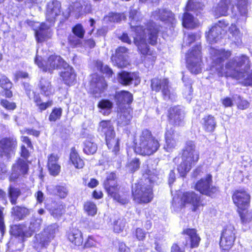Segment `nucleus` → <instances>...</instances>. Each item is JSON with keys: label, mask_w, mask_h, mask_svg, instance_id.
<instances>
[{"label": "nucleus", "mask_w": 252, "mask_h": 252, "mask_svg": "<svg viewBox=\"0 0 252 252\" xmlns=\"http://www.w3.org/2000/svg\"><path fill=\"white\" fill-rule=\"evenodd\" d=\"M39 87L41 93L46 96H49L54 93V90L50 82L46 79H42L40 81Z\"/></svg>", "instance_id": "36"}, {"label": "nucleus", "mask_w": 252, "mask_h": 252, "mask_svg": "<svg viewBox=\"0 0 252 252\" xmlns=\"http://www.w3.org/2000/svg\"><path fill=\"white\" fill-rule=\"evenodd\" d=\"M0 104L4 108L8 110H13L16 108V104L13 102H10L6 100H2Z\"/></svg>", "instance_id": "63"}, {"label": "nucleus", "mask_w": 252, "mask_h": 252, "mask_svg": "<svg viewBox=\"0 0 252 252\" xmlns=\"http://www.w3.org/2000/svg\"><path fill=\"white\" fill-rule=\"evenodd\" d=\"M228 23L224 20L219 21L206 33L207 40L210 42H216L221 37L222 32L226 28Z\"/></svg>", "instance_id": "14"}, {"label": "nucleus", "mask_w": 252, "mask_h": 252, "mask_svg": "<svg viewBox=\"0 0 252 252\" xmlns=\"http://www.w3.org/2000/svg\"><path fill=\"white\" fill-rule=\"evenodd\" d=\"M165 144L164 149L168 152H172L177 146L178 140L172 128L166 129L165 133Z\"/></svg>", "instance_id": "21"}, {"label": "nucleus", "mask_w": 252, "mask_h": 252, "mask_svg": "<svg viewBox=\"0 0 252 252\" xmlns=\"http://www.w3.org/2000/svg\"><path fill=\"white\" fill-rule=\"evenodd\" d=\"M200 36L199 34L195 33H190L188 34H185L184 37V46L190 45L191 43L197 40L200 38Z\"/></svg>", "instance_id": "49"}, {"label": "nucleus", "mask_w": 252, "mask_h": 252, "mask_svg": "<svg viewBox=\"0 0 252 252\" xmlns=\"http://www.w3.org/2000/svg\"><path fill=\"white\" fill-rule=\"evenodd\" d=\"M27 227L24 225H14L11 227L10 233L15 237L24 238L31 235V233L27 232Z\"/></svg>", "instance_id": "33"}, {"label": "nucleus", "mask_w": 252, "mask_h": 252, "mask_svg": "<svg viewBox=\"0 0 252 252\" xmlns=\"http://www.w3.org/2000/svg\"><path fill=\"white\" fill-rule=\"evenodd\" d=\"M235 229L233 226L228 225L222 232L220 246L223 250H228L233 246L235 239Z\"/></svg>", "instance_id": "16"}, {"label": "nucleus", "mask_w": 252, "mask_h": 252, "mask_svg": "<svg viewBox=\"0 0 252 252\" xmlns=\"http://www.w3.org/2000/svg\"><path fill=\"white\" fill-rule=\"evenodd\" d=\"M21 192L19 189L10 187L8 189V195L10 199V202L12 204L16 203V200L20 195Z\"/></svg>", "instance_id": "46"}, {"label": "nucleus", "mask_w": 252, "mask_h": 252, "mask_svg": "<svg viewBox=\"0 0 252 252\" xmlns=\"http://www.w3.org/2000/svg\"><path fill=\"white\" fill-rule=\"evenodd\" d=\"M98 131L105 135V138L114 136L115 132L114 127L109 121H102L99 123Z\"/></svg>", "instance_id": "27"}, {"label": "nucleus", "mask_w": 252, "mask_h": 252, "mask_svg": "<svg viewBox=\"0 0 252 252\" xmlns=\"http://www.w3.org/2000/svg\"><path fill=\"white\" fill-rule=\"evenodd\" d=\"M185 113L180 106L171 108L168 111V120L170 124L174 126H183L185 125Z\"/></svg>", "instance_id": "13"}, {"label": "nucleus", "mask_w": 252, "mask_h": 252, "mask_svg": "<svg viewBox=\"0 0 252 252\" xmlns=\"http://www.w3.org/2000/svg\"><path fill=\"white\" fill-rule=\"evenodd\" d=\"M148 174L149 177L143 185L135 184L132 189L133 199L137 203H148L152 200L153 194L151 184L161 176L159 171L157 169L149 170Z\"/></svg>", "instance_id": "3"}, {"label": "nucleus", "mask_w": 252, "mask_h": 252, "mask_svg": "<svg viewBox=\"0 0 252 252\" xmlns=\"http://www.w3.org/2000/svg\"><path fill=\"white\" fill-rule=\"evenodd\" d=\"M182 24L186 28H193L197 25L198 21L191 15L186 12L184 15Z\"/></svg>", "instance_id": "38"}, {"label": "nucleus", "mask_w": 252, "mask_h": 252, "mask_svg": "<svg viewBox=\"0 0 252 252\" xmlns=\"http://www.w3.org/2000/svg\"><path fill=\"white\" fill-rule=\"evenodd\" d=\"M192 166L191 164H188L187 161L182 160V162L178 166L177 169L179 173L181 176H185L187 173L190 170Z\"/></svg>", "instance_id": "47"}, {"label": "nucleus", "mask_w": 252, "mask_h": 252, "mask_svg": "<svg viewBox=\"0 0 252 252\" xmlns=\"http://www.w3.org/2000/svg\"><path fill=\"white\" fill-rule=\"evenodd\" d=\"M229 32L237 40H238L241 36L239 30L234 24H232L229 28Z\"/></svg>", "instance_id": "59"}, {"label": "nucleus", "mask_w": 252, "mask_h": 252, "mask_svg": "<svg viewBox=\"0 0 252 252\" xmlns=\"http://www.w3.org/2000/svg\"><path fill=\"white\" fill-rule=\"evenodd\" d=\"M182 160L186 161L191 165L195 164L199 158V152L196 150L195 144L192 141H188L183 151Z\"/></svg>", "instance_id": "11"}, {"label": "nucleus", "mask_w": 252, "mask_h": 252, "mask_svg": "<svg viewBox=\"0 0 252 252\" xmlns=\"http://www.w3.org/2000/svg\"><path fill=\"white\" fill-rule=\"evenodd\" d=\"M202 124L205 130L208 132L214 131L216 126L214 117L211 115L205 117L203 119Z\"/></svg>", "instance_id": "39"}, {"label": "nucleus", "mask_w": 252, "mask_h": 252, "mask_svg": "<svg viewBox=\"0 0 252 252\" xmlns=\"http://www.w3.org/2000/svg\"><path fill=\"white\" fill-rule=\"evenodd\" d=\"M34 100L36 106L41 111L46 110L47 108L51 107L53 104L52 100H49L46 102H43L40 98L38 96H35Z\"/></svg>", "instance_id": "48"}, {"label": "nucleus", "mask_w": 252, "mask_h": 252, "mask_svg": "<svg viewBox=\"0 0 252 252\" xmlns=\"http://www.w3.org/2000/svg\"><path fill=\"white\" fill-rule=\"evenodd\" d=\"M29 214V210L23 207L16 206L13 207L12 214L17 217V219H21Z\"/></svg>", "instance_id": "42"}, {"label": "nucleus", "mask_w": 252, "mask_h": 252, "mask_svg": "<svg viewBox=\"0 0 252 252\" xmlns=\"http://www.w3.org/2000/svg\"><path fill=\"white\" fill-rule=\"evenodd\" d=\"M140 166V162L138 158L132 159L127 165V168L129 170L134 172L137 170Z\"/></svg>", "instance_id": "61"}, {"label": "nucleus", "mask_w": 252, "mask_h": 252, "mask_svg": "<svg viewBox=\"0 0 252 252\" xmlns=\"http://www.w3.org/2000/svg\"><path fill=\"white\" fill-rule=\"evenodd\" d=\"M127 49L125 47H120L117 49L115 55L111 58L114 65L119 68H123L129 64L127 60Z\"/></svg>", "instance_id": "17"}, {"label": "nucleus", "mask_w": 252, "mask_h": 252, "mask_svg": "<svg viewBox=\"0 0 252 252\" xmlns=\"http://www.w3.org/2000/svg\"><path fill=\"white\" fill-rule=\"evenodd\" d=\"M210 53L213 62L211 69L216 70L219 76L234 75L233 72L242 73L243 70L245 71L249 67V60L246 56L233 58L224 68L221 63L231 56V52L223 49H211Z\"/></svg>", "instance_id": "2"}, {"label": "nucleus", "mask_w": 252, "mask_h": 252, "mask_svg": "<svg viewBox=\"0 0 252 252\" xmlns=\"http://www.w3.org/2000/svg\"><path fill=\"white\" fill-rule=\"evenodd\" d=\"M248 0H237V7L240 14L245 16L248 12Z\"/></svg>", "instance_id": "45"}, {"label": "nucleus", "mask_w": 252, "mask_h": 252, "mask_svg": "<svg viewBox=\"0 0 252 252\" xmlns=\"http://www.w3.org/2000/svg\"><path fill=\"white\" fill-rule=\"evenodd\" d=\"M29 169L28 165L26 160L19 158L13 164L12 171L10 176V181H15L20 176L27 173Z\"/></svg>", "instance_id": "19"}, {"label": "nucleus", "mask_w": 252, "mask_h": 252, "mask_svg": "<svg viewBox=\"0 0 252 252\" xmlns=\"http://www.w3.org/2000/svg\"><path fill=\"white\" fill-rule=\"evenodd\" d=\"M180 207L182 206H189L191 210L196 212L203 206L200 196L193 191L184 193L181 199Z\"/></svg>", "instance_id": "8"}, {"label": "nucleus", "mask_w": 252, "mask_h": 252, "mask_svg": "<svg viewBox=\"0 0 252 252\" xmlns=\"http://www.w3.org/2000/svg\"><path fill=\"white\" fill-rule=\"evenodd\" d=\"M36 40L42 42L50 38L52 34L49 30V26L44 23L41 24L39 29L35 32Z\"/></svg>", "instance_id": "25"}, {"label": "nucleus", "mask_w": 252, "mask_h": 252, "mask_svg": "<svg viewBox=\"0 0 252 252\" xmlns=\"http://www.w3.org/2000/svg\"><path fill=\"white\" fill-rule=\"evenodd\" d=\"M70 160L76 168H82L84 165V161L80 158L74 149H71Z\"/></svg>", "instance_id": "40"}, {"label": "nucleus", "mask_w": 252, "mask_h": 252, "mask_svg": "<svg viewBox=\"0 0 252 252\" xmlns=\"http://www.w3.org/2000/svg\"><path fill=\"white\" fill-rule=\"evenodd\" d=\"M106 145L109 150L112 151L114 157L113 160L119 164L121 163L123 156L121 154L119 146V139L114 136H109L105 138Z\"/></svg>", "instance_id": "18"}, {"label": "nucleus", "mask_w": 252, "mask_h": 252, "mask_svg": "<svg viewBox=\"0 0 252 252\" xmlns=\"http://www.w3.org/2000/svg\"><path fill=\"white\" fill-rule=\"evenodd\" d=\"M186 61L187 67L192 73L197 74L201 72L202 62L200 45H196L188 51L186 55Z\"/></svg>", "instance_id": "6"}, {"label": "nucleus", "mask_w": 252, "mask_h": 252, "mask_svg": "<svg viewBox=\"0 0 252 252\" xmlns=\"http://www.w3.org/2000/svg\"><path fill=\"white\" fill-rule=\"evenodd\" d=\"M61 76L66 84L70 85L74 81L76 75L74 72L73 68L68 67L65 69L64 71L61 72Z\"/></svg>", "instance_id": "35"}, {"label": "nucleus", "mask_w": 252, "mask_h": 252, "mask_svg": "<svg viewBox=\"0 0 252 252\" xmlns=\"http://www.w3.org/2000/svg\"><path fill=\"white\" fill-rule=\"evenodd\" d=\"M116 174L113 173L109 174L106 180L104 182V186L108 194L115 201L122 204H125L128 202V196L123 194L121 195L119 192V188L116 181Z\"/></svg>", "instance_id": "5"}, {"label": "nucleus", "mask_w": 252, "mask_h": 252, "mask_svg": "<svg viewBox=\"0 0 252 252\" xmlns=\"http://www.w3.org/2000/svg\"><path fill=\"white\" fill-rule=\"evenodd\" d=\"M195 189L202 194L212 196L218 191V188L212 185V176L208 175L196 184Z\"/></svg>", "instance_id": "9"}, {"label": "nucleus", "mask_w": 252, "mask_h": 252, "mask_svg": "<svg viewBox=\"0 0 252 252\" xmlns=\"http://www.w3.org/2000/svg\"><path fill=\"white\" fill-rule=\"evenodd\" d=\"M54 193L61 198H64L68 194V190L63 186H57L54 188Z\"/></svg>", "instance_id": "51"}, {"label": "nucleus", "mask_w": 252, "mask_h": 252, "mask_svg": "<svg viewBox=\"0 0 252 252\" xmlns=\"http://www.w3.org/2000/svg\"><path fill=\"white\" fill-rule=\"evenodd\" d=\"M242 212L239 211V213L243 223L250 221L252 220V214L247 211L242 210Z\"/></svg>", "instance_id": "56"}, {"label": "nucleus", "mask_w": 252, "mask_h": 252, "mask_svg": "<svg viewBox=\"0 0 252 252\" xmlns=\"http://www.w3.org/2000/svg\"><path fill=\"white\" fill-rule=\"evenodd\" d=\"M68 239L70 242L76 246H81L83 243L82 233L77 228H73L69 232Z\"/></svg>", "instance_id": "29"}, {"label": "nucleus", "mask_w": 252, "mask_h": 252, "mask_svg": "<svg viewBox=\"0 0 252 252\" xmlns=\"http://www.w3.org/2000/svg\"><path fill=\"white\" fill-rule=\"evenodd\" d=\"M141 19L140 13L136 9L131 8L129 14V20L131 31L135 32V35H133L134 44L141 54L152 56L153 51L149 48L147 42L151 45L156 44L159 30L153 22L148 23L144 29L142 27L138 26V23Z\"/></svg>", "instance_id": "1"}, {"label": "nucleus", "mask_w": 252, "mask_h": 252, "mask_svg": "<svg viewBox=\"0 0 252 252\" xmlns=\"http://www.w3.org/2000/svg\"><path fill=\"white\" fill-rule=\"evenodd\" d=\"M84 210L89 215L94 216L96 214L97 209L96 205L92 201H86L84 204Z\"/></svg>", "instance_id": "43"}, {"label": "nucleus", "mask_w": 252, "mask_h": 252, "mask_svg": "<svg viewBox=\"0 0 252 252\" xmlns=\"http://www.w3.org/2000/svg\"><path fill=\"white\" fill-rule=\"evenodd\" d=\"M62 114V109L61 108H54L49 117V120L51 122H55L60 119Z\"/></svg>", "instance_id": "53"}, {"label": "nucleus", "mask_w": 252, "mask_h": 252, "mask_svg": "<svg viewBox=\"0 0 252 252\" xmlns=\"http://www.w3.org/2000/svg\"><path fill=\"white\" fill-rule=\"evenodd\" d=\"M72 32L74 35L78 37L79 38H83L85 31L84 29L81 24H77L75 27L72 28Z\"/></svg>", "instance_id": "54"}, {"label": "nucleus", "mask_w": 252, "mask_h": 252, "mask_svg": "<svg viewBox=\"0 0 252 252\" xmlns=\"http://www.w3.org/2000/svg\"><path fill=\"white\" fill-rule=\"evenodd\" d=\"M42 222V220L41 219H32L31 222L29 226V229L30 231L31 234H32V232L36 231L38 230L41 225Z\"/></svg>", "instance_id": "52"}, {"label": "nucleus", "mask_w": 252, "mask_h": 252, "mask_svg": "<svg viewBox=\"0 0 252 252\" xmlns=\"http://www.w3.org/2000/svg\"><path fill=\"white\" fill-rule=\"evenodd\" d=\"M131 118L132 116L129 111L128 110H125L119 113L118 122L119 124L125 126L129 123Z\"/></svg>", "instance_id": "41"}, {"label": "nucleus", "mask_w": 252, "mask_h": 252, "mask_svg": "<svg viewBox=\"0 0 252 252\" xmlns=\"http://www.w3.org/2000/svg\"><path fill=\"white\" fill-rule=\"evenodd\" d=\"M183 233L188 236L189 240L190 247L196 248L199 246L200 238L196 233V230L193 228H187L183 230Z\"/></svg>", "instance_id": "24"}, {"label": "nucleus", "mask_w": 252, "mask_h": 252, "mask_svg": "<svg viewBox=\"0 0 252 252\" xmlns=\"http://www.w3.org/2000/svg\"><path fill=\"white\" fill-rule=\"evenodd\" d=\"M221 102L222 104L225 107H231L233 104V101L230 97H225L221 99Z\"/></svg>", "instance_id": "64"}, {"label": "nucleus", "mask_w": 252, "mask_h": 252, "mask_svg": "<svg viewBox=\"0 0 252 252\" xmlns=\"http://www.w3.org/2000/svg\"><path fill=\"white\" fill-rule=\"evenodd\" d=\"M12 83L5 76H1L0 79V86L4 90L10 89L12 87Z\"/></svg>", "instance_id": "58"}, {"label": "nucleus", "mask_w": 252, "mask_h": 252, "mask_svg": "<svg viewBox=\"0 0 252 252\" xmlns=\"http://www.w3.org/2000/svg\"><path fill=\"white\" fill-rule=\"evenodd\" d=\"M17 142L14 139L3 138L0 141V155L8 154L15 148Z\"/></svg>", "instance_id": "23"}, {"label": "nucleus", "mask_w": 252, "mask_h": 252, "mask_svg": "<svg viewBox=\"0 0 252 252\" xmlns=\"http://www.w3.org/2000/svg\"><path fill=\"white\" fill-rule=\"evenodd\" d=\"M151 88L153 91L158 92L161 91L163 95L166 98L173 99L170 94L169 81L166 78H155L151 80Z\"/></svg>", "instance_id": "15"}, {"label": "nucleus", "mask_w": 252, "mask_h": 252, "mask_svg": "<svg viewBox=\"0 0 252 252\" xmlns=\"http://www.w3.org/2000/svg\"><path fill=\"white\" fill-rule=\"evenodd\" d=\"M51 215L57 219H60L65 212V206L63 202L53 203L49 209Z\"/></svg>", "instance_id": "30"}, {"label": "nucleus", "mask_w": 252, "mask_h": 252, "mask_svg": "<svg viewBox=\"0 0 252 252\" xmlns=\"http://www.w3.org/2000/svg\"><path fill=\"white\" fill-rule=\"evenodd\" d=\"M82 38H79L75 35H70L68 37V42L70 45L73 47H77L81 44V40Z\"/></svg>", "instance_id": "57"}, {"label": "nucleus", "mask_w": 252, "mask_h": 252, "mask_svg": "<svg viewBox=\"0 0 252 252\" xmlns=\"http://www.w3.org/2000/svg\"><path fill=\"white\" fill-rule=\"evenodd\" d=\"M59 158L57 155L51 154L48 156L47 167L51 175L56 176L60 172L61 166L59 164Z\"/></svg>", "instance_id": "22"}, {"label": "nucleus", "mask_w": 252, "mask_h": 252, "mask_svg": "<svg viewBox=\"0 0 252 252\" xmlns=\"http://www.w3.org/2000/svg\"><path fill=\"white\" fill-rule=\"evenodd\" d=\"M34 62L40 68L45 72L51 71L56 68L63 66L64 63V61L62 58L57 55L50 56L45 64L42 62L41 58L39 57H36Z\"/></svg>", "instance_id": "7"}, {"label": "nucleus", "mask_w": 252, "mask_h": 252, "mask_svg": "<svg viewBox=\"0 0 252 252\" xmlns=\"http://www.w3.org/2000/svg\"><path fill=\"white\" fill-rule=\"evenodd\" d=\"M232 199L234 203L239 210H245L249 206L251 196L245 190L238 189L233 194Z\"/></svg>", "instance_id": "12"}, {"label": "nucleus", "mask_w": 252, "mask_h": 252, "mask_svg": "<svg viewBox=\"0 0 252 252\" xmlns=\"http://www.w3.org/2000/svg\"><path fill=\"white\" fill-rule=\"evenodd\" d=\"M98 106L102 109L109 110L112 107V103L108 100H102L99 102Z\"/></svg>", "instance_id": "62"}, {"label": "nucleus", "mask_w": 252, "mask_h": 252, "mask_svg": "<svg viewBox=\"0 0 252 252\" xmlns=\"http://www.w3.org/2000/svg\"><path fill=\"white\" fill-rule=\"evenodd\" d=\"M126 221L124 219L120 218L113 222L114 231L116 233L122 232L125 228Z\"/></svg>", "instance_id": "50"}, {"label": "nucleus", "mask_w": 252, "mask_h": 252, "mask_svg": "<svg viewBox=\"0 0 252 252\" xmlns=\"http://www.w3.org/2000/svg\"><path fill=\"white\" fill-rule=\"evenodd\" d=\"M160 146L158 140L154 137L150 131H142L136 143L135 152L141 155L150 156L155 153Z\"/></svg>", "instance_id": "4"}, {"label": "nucleus", "mask_w": 252, "mask_h": 252, "mask_svg": "<svg viewBox=\"0 0 252 252\" xmlns=\"http://www.w3.org/2000/svg\"><path fill=\"white\" fill-rule=\"evenodd\" d=\"M58 230V225L56 223L48 226L42 233L35 236L36 243H39L41 247H45L54 238Z\"/></svg>", "instance_id": "10"}, {"label": "nucleus", "mask_w": 252, "mask_h": 252, "mask_svg": "<svg viewBox=\"0 0 252 252\" xmlns=\"http://www.w3.org/2000/svg\"><path fill=\"white\" fill-rule=\"evenodd\" d=\"M107 18L109 21L113 22H118L126 19L125 15L123 13H110Z\"/></svg>", "instance_id": "55"}, {"label": "nucleus", "mask_w": 252, "mask_h": 252, "mask_svg": "<svg viewBox=\"0 0 252 252\" xmlns=\"http://www.w3.org/2000/svg\"><path fill=\"white\" fill-rule=\"evenodd\" d=\"M138 78V76L135 72L122 71L119 73L118 80L120 84L127 86L130 85L134 80H136Z\"/></svg>", "instance_id": "26"}, {"label": "nucleus", "mask_w": 252, "mask_h": 252, "mask_svg": "<svg viewBox=\"0 0 252 252\" xmlns=\"http://www.w3.org/2000/svg\"><path fill=\"white\" fill-rule=\"evenodd\" d=\"M146 233L142 229L137 228L133 232V235L139 241H143L146 237Z\"/></svg>", "instance_id": "60"}, {"label": "nucleus", "mask_w": 252, "mask_h": 252, "mask_svg": "<svg viewBox=\"0 0 252 252\" xmlns=\"http://www.w3.org/2000/svg\"><path fill=\"white\" fill-rule=\"evenodd\" d=\"M61 4L57 0L49 2L47 5L46 19L51 22H54L56 18L60 15Z\"/></svg>", "instance_id": "20"}, {"label": "nucleus", "mask_w": 252, "mask_h": 252, "mask_svg": "<svg viewBox=\"0 0 252 252\" xmlns=\"http://www.w3.org/2000/svg\"><path fill=\"white\" fill-rule=\"evenodd\" d=\"M154 14H158V18L163 21L173 24L175 21L174 14L169 10L163 9L154 12Z\"/></svg>", "instance_id": "34"}, {"label": "nucleus", "mask_w": 252, "mask_h": 252, "mask_svg": "<svg viewBox=\"0 0 252 252\" xmlns=\"http://www.w3.org/2000/svg\"><path fill=\"white\" fill-rule=\"evenodd\" d=\"M115 98L119 104L130 103L133 99L132 94L127 91L116 92Z\"/></svg>", "instance_id": "32"}, {"label": "nucleus", "mask_w": 252, "mask_h": 252, "mask_svg": "<svg viewBox=\"0 0 252 252\" xmlns=\"http://www.w3.org/2000/svg\"><path fill=\"white\" fill-rule=\"evenodd\" d=\"M232 5L231 0H221L215 8L216 16L226 15L229 8Z\"/></svg>", "instance_id": "28"}, {"label": "nucleus", "mask_w": 252, "mask_h": 252, "mask_svg": "<svg viewBox=\"0 0 252 252\" xmlns=\"http://www.w3.org/2000/svg\"><path fill=\"white\" fill-rule=\"evenodd\" d=\"M95 79V81H92L91 86L94 87V93H100L106 88L107 85L103 77L96 78Z\"/></svg>", "instance_id": "37"}, {"label": "nucleus", "mask_w": 252, "mask_h": 252, "mask_svg": "<svg viewBox=\"0 0 252 252\" xmlns=\"http://www.w3.org/2000/svg\"><path fill=\"white\" fill-rule=\"evenodd\" d=\"M204 4L199 1H193L189 0L186 6V9L187 11H199L203 9Z\"/></svg>", "instance_id": "44"}, {"label": "nucleus", "mask_w": 252, "mask_h": 252, "mask_svg": "<svg viewBox=\"0 0 252 252\" xmlns=\"http://www.w3.org/2000/svg\"><path fill=\"white\" fill-rule=\"evenodd\" d=\"M97 149V145L95 142L94 137H88L84 142V152L87 155H93Z\"/></svg>", "instance_id": "31"}]
</instances>
